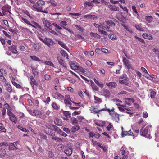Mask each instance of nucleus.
<instances>
[{"mask_svg":"<svg viewBox=\"0 0 159 159\" xmlns=\"http://www.w3.org/2000/svg\"><path fill=\"white\" fill-rule=\"evenodd\" d=\"M11 7L7 4H6L2 7V13L4 15H6L8 13H11Z\"/></svg>","mask_w":159,"mask_h":159,"instance_id":"f257e3e1","label":"nucleus"},{"mask_svg":"<svg viewBox=\"0 0 159 159\" xmlns=\"http://www.w3.org/2000/svg\"><path fill=\"white\" fill-rule=\"evenodd\" d=\"M30 84L33 89H34V85L37 86L38 85V82L36 81L34 77L32 75H31L30 77Z\"/></svg>","mask_w":159,"mask_h":159,"instance_id":"f03ea898","label":"nucleus"},{"mask_svg":"<svg viewBox=\"0 0 159 159\" xmlns=\"http://www.w3.org/2000/svg\"><path fill=\"white\" fill-rule=\"evenodd\" d=\"M8 50L11 52L13 54H18V52L17 50V47L16 45H12L11 46H9L8 48Z\"/></svg>","mask_w":159,"mask_h":159,"instance_id":"7ed1b4c3","label":"nucleus"},{"mask_svg":"<svg viewBox=\"0 0 159 159\" xmlns=\"http://www.w3.org/2000/svg\"><path fill=\"white\" fill-rule=\"evenodd\" d=\"M34 8L36 9L37 11L44 12L45 13H47L48 11L47 9L43 10L42 9V7L38 5L34 6Z\"/></svg>","mask_w":159,"mask_h":159,"instance_id":"20e7f679","label":"nucleus"},{"mask_svg":"<svg viewBox=\"0 0 159 159\" xmlns=\"http://www.w3.org/2000/svg\"><path fill=\"white\" fill-rule=\"evenodd\" d=\"M43 22L45 27L49 29H52V26L51 23L48 20L44 19H43Z\"/></svg>","mask_w":159,"mask_h":159,"instance_id":"39448f33","label":"nucleus"},{"mask_svg":"<svg viewBox=\"0 0 159 159\" xmlns=\"http://www.w3.org/2000/svg\"><path fill=\"white\" fill-rule=\"evenodd\" d=\"M70 67L71 69L75 70L78 69L80 70V71L84 72V70L81 67L76 66L75 64L72 63L70 65Z\"/></svg>","mask_w":159,"mask_h":159,"instance_id":"423d86ee","label":"nucleus"},{"mask_svg":"<svg viewBox=\"0 0 159 159\" xmlns=\"http://www.w3.org/2000/svg\"><path fill=\"white\" fill-rule=\"evenodd\" d=\"M123 61L124 64L128 69H129L131 68V65L130 64L129 61L127 60L125 57L123 58Z\"/></svg>","mask_w":159,"mask_h":159,"instance_id":"0eeeda50","label":"nucleus"},{"mask_svg":"<svg viewBox=\"0 0 159 159\" xmlns=\"http://www.w3.org/2000/svg\"><path fill=\"white\" fill-rule=\"evenodd\" d=\"M105 107L103 108H102L100 109V111H107L109 112V114L111 116V117L112 116L114 115L116 113L115 111H111V110L110 109H108L106 107V104L105 105Z\"/></svg>","mask_w":159,"mask_h":159,"instance_id":"6e6552de","label":"nucleus"},{"mask_svg":"<svg viewBox=\"0 0 159 159\" xmlns=\"http://www.w3.org/2000/svg\"><path fill=\"white\" fill-rule=\"evenodd\" d=\"M42 113L41 111L38 110H35L34 111L33 116H35L38 117L43 119Z\"/></svg>","mask_w":159,"mask_h":159,"instance_id":"1a4fd4ad","label":"nucleus"},{"mask_svg":"<svg viewBox=\"0 0 159 159\" xmlns=\"http://www.w3.org/2000/svg\"><path fill=\"white\" fill-rule=\"evenodd\" d=\"M9 116L10 120L12 122L16 123L17 121V120L15 116V115L12 113L8 115Z\"/></svg>","mask_w":159,"mask_h":159,"instance_id":"9d476101","label":"nucleus"},{"mask_svg":"<svg viewBox=\"0 0 159 159\" xmlns=\"http://www.w3.org/2000/svg\"><path fill=\"white\" fill-rule=\"evenodd\" d=\"M65 99H64V102L66 104V105H69L70 106H71L72 105V104L70 102L71 101L70 99V97L69 95H66L65 96Z\"/></svg>","mask_w":159,"mask_h":159,"instance_id":"9b49d317","label":"nucleus"},{"mask_svg":"<svg viewBox=\"0 0 159 159\" xmlns=\"http://www.w3.org/2000/svg\"><path fill=\"white\" fill-rule=\"evenodd\" d=\"M52 40L51 39L45 38L44 39L43 43L45 45H47L48 47H50L51 45V43H52Z\"/></svg>","mask_w":159,"mask_h":159,"instance_id":"f8f14e48","label":"nucleus"},{"mask_svg":"<svg viewBox=\"0 0 159 159\" xmlns=\"http://www.w3.org/2000/svg\"><path fill=\"white\" fill-rule=\"evenodd\" d=\"M16 143H13L10 144L9 147V149L10 150H16L18 148Z\"/></svg>","mask_w":159,"mask_h":159,"instance_id":"ddd939ff","label":"nucleus"},{"mask_svg":"<svg viewBox=\"0 0 159 159\" xmlns=\"http://www.w3.org/2000/svg\"><path fill=\"white\" fill-rule=\"evenodd\" d=\"M5 108L7 109V115L10 114L12 113L11 111L12 110V108L7 103H5L4 104Z\"/></svg>","mask_w":159,"mask_h":159,"instance_id":"4468645a","label":"nucleus"},{"mask_svg":"<svg viewBox=\"0 0 159 159\" xmlns=\"http://www.w3.org/2000/svg\"><path fill=\"white\" fill-rule=\"evenodd\" d=\"M35 28H38L41 29V26L37 22L34 21H32L31 23V25H30Z\"/></svg>","mask_w":159,"mask_h":159,"instance_id":"2eb2a0df","label":"nucleus"},{"mask_svg":"<svg viewBox=\"0 0 159 159\" xmlns=\"http://www.w3.org/2000/svg\"><path fill=\"white\" fill-rule=\"evenodd\" d=\"M141 135L142 136H145V137L150 139V135L148 133V130L147 129H144Z\"/></svg>","mask_w":159,"mask_h":159,"instance_id":"dca6fc26","label":"nucleus"},{"mask_svg":"<svg viewBox=\"0 0 159 159\" xmlns=\"http://www.w3.org/2000/svg\"><path fill=\"white\" fill-rule=\"evenodd\" d=\"M6 89L9 92L11 93L13 89L11 86L9 84L5 83L4 84Z\"/></svg>","mask_w":159,"mask_h":159,"instance_id":"f3484780","label":"nucleus"},{"mask_svg":"<svg viewBox=\"0 0 159 159\" xmlns=\"http://www.w3.org/2000/svg\"><path fill=\"white\" fill-rule=\"evenodd\" d=\"M64 152L67 155L70 156L72 153V148H67L64 150Z\"/></svg>","mask_w":159,"mask_h":159,"instance_id":"a211bd4d","label":"nucleus"},{"mask_svg":"<svg viewBox=\"0 0 159 159\" xmlns=\"http://www.w3.org/2000/svg\"><path fill=\"white\" fill-rule=\"evenodd\" d=\"M122 137H124L125 136H134L133 133L130 130L128 131H125L123 132V135H121Z\"/></svg>","mask_w":159,"mask_h":159,"instance_id":"6ab92c4d","label":"nucleus"},{"mask_svg":"<svg viewBox=\"0 0 159 159\" xmlns=\"http://www.w3.org/2000/svg\"><path fill=\"white\" fill-rule=\"evenodd\" d=\"M83 17L84 18L92 19L93 20H95L97 18L96 16L90 14L85 15Z\"/></svg>","mask_w":159,"mask_h":159,"instance_id":"aec40b11","label":"nucleus"},{"mask_svg":"<svg viewBox=\"0 0 159 159\" xmlns=\"http://www.w3.org/2000/svg\"><path fill=\"white\" fill-rule=\"evenodd\" d=\"M106 85L110 88H114L117 85L116 83L115 82H111L107 83Z\"/></svg>","mask_w":159,"mask_h":159,"instance_id":"412c9836","label":"nucleus"},{"mask_svg":"<svg viewBox=\"0 0 159 159\" xmlns=\"http://www.w3.org/2000/svg\"><path fill=\"white\" fill-rule=\"evenodd\" d=\"M57 58L59 63L62 65L63 67L66 68V65L65 63V61L62 59L61 57H57Z\"/></svg>","mask_w":159,"mask_h":159,"instance_id":"4be33fe9","label":"nucleus"},{"mask_svg":"<svg viewBox=\"0 0 159 159\" xmlns=\"http://www.w3.org/2000/svg\"><path fill=\"white\" fill-rule=\"evenodd\" d=\"M142 36L144 38L149 40H152L153 39L151 35L146 33H143L142 34Z\"/></svg>","mask_w":159,"mask_h":159,"instance_id":"5701e85b","label":"nucleus"},{"mask_svg":"<svg viewBox=\"0 0 159 159\" xmlns=\"http://www.w3.org/2000/svg\"><path fill=\"white\" fill-rule=\"evenodd\" d=\"M54 122L55 125L58 126H61L62 125V122L58 118H56L55 119Z\"/></svg>","mask_w":159,"mask_h":159,"instance_id":"b1692460","label":"nucleus"},{"mask_svg":"<svg viewBox=\"0 0 159 159\" xmlns=\"http://www.w3.org/2000/svg\"><path fill=\"white\" fill-rule=\"evenodd\" d=\"M91 112L96 113H99V110L98 108L94 107L92 106L91 108Z\"/></svg>","mask_w":159,"mask_h":159,"instance_id":"393cba45","label":"nucleus"},{"mask_svg":"<svg viewBox=\"0 0 159 159\" xmlns=\"http://www.w3.org/2000/svg\"><path fill=\"white\" fill-rule=\"evenodd\" d=\"M113 101L116 102V105L117 106H120L123 107H125L126 106H123L122 105L120 104L119 102H122V101L120 100L119 99H113Z\"/></svg>","mask_w":159,"mask_h":159,"instance_id":"a878e982","label":"nucleus"},{"mask_svg":"<svg viewBox=\"0 0 159 159\" xmlns=\"http://www.w3.org/2000/svg\"><path fill=\"white\" fill-rule=\"evenodd\" d=\"M80 128V127L77 125L76 126H73L72 127L71 131L72 132H75L78 130Z\"/></svg>","mask_w":159,"mask_h":159,"instance_id":"bb28decb","label":"nucleus"},{"mask_svg":"<svg viewBox=\"0 0 159 159\" xmlns=\"http://www.w3.org/2000/svg\"><path fill=\"white\" fill-rule=\"evenodd\" d=\"M103 94L106 97H109L110 95V93L107 89H104L103 90Z\"/></svg>","mask_w":159,"mask_h":159,"instance_id":"cd10ccee","label":"nucleus"},{"mask_svg":"<svg viewBox=\"0 0 159 159\" xmlns=\"http://www.w3.org/2000/svg\"><path fill=\"white\" fill-rule=\"evenodd\" d=\"M58 43L59 44L61 45L62 47L66 50H69L68 48L67 47L66 44H65L64 43L61 41H58Z\"/></svg>","mask_w":159,"mask_h":159,"instance_id":"c85d7f7f","label":"nucleus"},{"mask_svg":"<svg viewBox=\"0 0 159 159\" xmlns=\"http://www.w3.org/2000/svg\"><path fill=\"white\" fill-rule=\"evenodd\" d=\"M91 86L94 91H98V87L93 82H91Z\"/></svg>","mask_w":159,"mask_h":159,"instance_id":"c756f323","label":"nucleus"},{"mask_svg":"<svg viewBox=\"0 0 159 159\" xmlns=\"http://www.w3.org/2000/svg\"><path fill=\"white\" fill-rule=\"evenodd\" d=\"M109 8L111 10L118 11L119 10V8L117 7L115 5L110 6Z\"/></svg>","mask_w":159,"mask_h":159,"instance_id":"7c9ffc66","label":"nucleus"},{"mask_svg":"<svg viewBox=\"0 0 159 159\" xmlns=\"http://www.w3.org/2000/svg\"><path fill=\"white\" fill-rule=\"evenodd\" d=\"M60 52L61 55L66 57L67 59H68V55L67 52L64 50H61Z\"/></svg>","mask_w":159,"mask_h":159,"instance_id":"2f4dec72","label":"nucleus"},{"mask_svg":"<svg viewBox=\"0 0 159 159\" xmlns=\"http://www.w3.org/2000/svg\"><path fill=\"white\" fill-rule=\"evenodd\" d=\"M47 2L48 4L50 3L53 7H55L57 5V3L54 0H50L47 1Z\"/></svg>","mask_w":159,"mask_h":159,"instance_id":"473e14b6","label":"nucleus"},{"mask_svg":"<svg viewBox=\"0 0 159 159\" xmlns=\"http://www.w3.org/2000/svg\"><path fill=\"white\" fill-rule=\"evenodd\" d=\"M52 107L55 110H58L60 108V106L57 105L55 102L52 103Z\"/></svg>","mask_w":159,"mask_h":159,"instance_id":"72a5a7b5","label":"nucleus"},{"mask_svg":"<svg viewBox=\"0 0 159 159\" xmlns=\"http://www.w3.org/2000/svg\"><path fill=\"white\" fill-rule=\"evenodd\" d=\"M145 19L149 23H151L153 20V18L151 16H147L145 17Z\"/></svg>","mask_w":159,"mask_h":159,"instance_id":"f704fd0d","label":"nucleus"},{"mask_svg":"<svg viewBox=\"0 0 159 159\" xmlns=\"http://www.w3.org/2000/svg\"><path fill=\"white\" fill-rule=\"evenodd\" d=\"M63 113L67 118H70L71 116V113L69 111H64Z\"/></svg>","mask_w":159,"mask_h":159,"instance_id":"c9c22d12","label":"nucleus"},{"mask_svg":"<svg viewBox=\"0 0 159 159\" xmlns=\"http://www.w3.org/2000/svg\"><path fill=\"white\" fill-rule=\"evenodd\" d=\"M6 154V151L4 149L1 148L0 149V156L2 157L4 156Z\"/></svg>","mask_w":159,"mask_h":159,"instance_id":"e433bc0d","label":"nucleus"},{"mask_svg":"<svg viewBox=\"0 0 159 159\" xmlns=\"http://www.w3.org/2000/svg\"><path fill=\"white\" fill-rule=\"evenodd\" d=\"M0 131L4 133L6 132V129L5 128L4 125L1 123H0Z\"/></svg>","mask_w":159,"mask_h":159,"instance_id":"4c0bfd02","label":"nucleus"},{"mask_svg":"<svg viewBox=\"0 0 159 159\" xmlns=\"http://www.w3.org/2000/svg\"><path fill=\"white\" fill-rule=\"evenodd\" d=\"M30 58L33 61H36L38 62L40 61V60L39 59V58L35 56H30Z\"/></svg>","mask_w":159,"mask_h":159,"instance_id":"58836bf2","label":"nucleus"},{"mask_svg":"<svg viewBox=\"0 0 159 159\" xmlns=\"http://www.w3.org/2000/svg\"><path fill=\"white\" fill-rule=\"evenodd\" d=\"M52 139L53 140H54L56 142H60L62 141V139L61 138L57 137L54 135L52 136Z\"/></svg>","mask_w":159,"mask_h":159,"instance_id":"ea45409f","label":"nucleus"},{"mask_svg":"<svg viewBox=\"0 0 159 159\" xmlns=\"http://www.w3.org/2000/svg\"><path fill=\"white\" fill-rule=\"evenodd\" d=\"M21 19L23 21L29 25H31V22L29 21L26 18L24 17H21Z\"/></svg>","mask_w":159,"mask_h":159,"instance_id":"a19ab883","label":"nucleus"},{"mask_svg":"<svg viewBox=\"0 0 159 159\" xmlns=\"http://www.w3.org/2000/svg\"><path fill=\"white\" fill-rule=\"evenodd\" d=\"M119 114L116 113L111 117H112L115 121H116L119 119Z\"/></svg>","mask_w":159,"mask_h":159,"instance_id":"79ce46f5","label":"nucleus"},{"mask_svg":"<svg viewBox=\"0 0 159 159\" xmlns=\"http://www.w3.org/2000/svg\"><path fill=\"white\" fill-rule=\"evenodd\" d=\"M107 24L110 26H114L115 25V24L114 23L112 22L111 20H109L107 21L106 22Z\"/></svg>","mask_w":159,"mask_h":159,"instance_id":"37998d69","label":"nucleus"},{"mask_svg":"<svg viewBox=\"0 0 159 159\" xmlns=\"http://www.w3.org/2000/svg\"><path fill=\"white\" fill-rule=\"evenodd\" d=\"M109 38L112 40H116L117 39V36L113 34H111L109 35Z\"/></svg>","mask_w":159,"mask_h":159,"instance_id":"c03bdc74","label":"nucleus"},{"mask_svg":"<svg viewBox=\"0 0 159 159\" xmlns=\"http://www.w3.org/2000/svg\"><path fill=\"white\" fill-rule=\"evenodd\" d=\"M88 6L89 7H90V6H92L93 5H93V4L92 2V1L91 2H86L84 4V7H85L86 8V7L87 6Z\"/></svg>","mask_w":159,"mask_h":159,"instance_id":"a18cd8bd","label":"nucleus"},{"mask_svg":"<svg viewBox=\"0 0 159 159\" xmlns=\"http://www.w3.org/2000/svg\"><path fill=\"white\" fill-rule=\"evenodd\" d=\"M37 4L38 5H45V2L42 0H39L37 2Z\"/></svg>","mask_w":159,"mask_h":159,"instance_id":"49530a36","label":"nucleus"},{"mask_svg":"<svg viewBox=\"0 0 159 159\" xmlns=\"http://www.w3.org/2000/svg\"><path fill=\"white\" fill-rule=\"evenodd\" d=\"M57 150L60 151L64 148V146L61 144H58L57 146Z\"/></svg>","mask_w":159,"mask_h":159,"instance_id":"de8ad7c7","label":"nucleus"},{"mask_svg":"<svg viewBox=\"0 0 159 159\" xmlns=\"http://www.w3.org/2000/svg\"><path fill=\"white\" fill-rule=\"evenodd\" d=\"M92 142L93 145L96 146L97 148H98L99 147V143L97 142L96 141H94L93 140H92Z\"/></svg>","mask_w":159,"mask_h":159,"instance_id":"09e8293b","label":"nucleus"},{"mask_svg":"<svg viewBox=\"0 0 159 159\" xmlns=\"http://www.w3.org/2000/svg\"><path fill=\"white\" fill-rule=\"evenodd\" d=\"M32 73L34 76H37L39 74L36 69L33 68L32 69Z\"/></svg>","mask_w":159,"mask_h":159,"instance_id":"8fccbe9b","label":"nucleus"},{"mask_svg":"<svg viewBox=\"0 0 159 159\" xmlns=\"http://www.w3.org/2000/svg\"><path fill=\"white\" fill-rule=\"evenodd\" d=\"M135 27L138 30L141 31H144V30L141 28V26L139 25H135Z\"/></svg>","mask_w":159,"mask_h":159,"instance_id":"3c124183","label":"nucleus"},{"mask_svg":"<svg viewBox=\"0 0 159 159\" xmlns=\"http://www.w3.org/2000/svg\"><path fill=\"white\" fill-rule=\"evenodd\" d=\"M90 34L91 37H94L96 38H98L99 37V35L96 33L91 32L90 33Z\"/></svg>","mask_w":159,"mask_h":159,"instance_id":"603ef678","label":"nucleus"},{"mask_svg":"<svg viewBox=\"0 0 159 159\" xmlns=\"http://www.w3.org/2000/svg\"><path fill=\"white\" fill-rule=\"evenodd\" d=\"M58 133L61 134L62 136L65 137L67 136V135L66 133H65L64 132L62 131L60 129L59 130V131H58Z\"/></svg>","mask_w":159,"mask_h":159,"instance_id":"864d4df0","label":"nucleus"},{"mask_svg":"<svg viewBox=\"0 0 159 159\" xmlns=\"http://www.w3.org/2000/svg\"><path fill=\"white\" fill-rule=\"evenodd\" d=\"M52 127L53 130L57 131V133L58 132V131H59L60 130V129L56 125H53Z\"/></svg>","mask_w":159,"mask_h":159,"instance_id":"5fc2aeb1","label":"nucleus"},{"mask_svg":"<svg viewBox=\"0 0 159 159\" xmlns=\"http://www.w3.org/2000/svg\"><path fill=\"white\" fill-rule=\"evenodd\" d=\"M44 63L47 65H49L53 67H54V65L50 61H45Z\"/></svg>","mask_w":159,"mask_h":159,"instance_id":"6e6d98bb","label":"nucleus"},{"mask_svg":"<svg viewBox=\"0 0 159 159\" xmlns=\"http://www.w3.org/2000/svg\"><path fill=\"white\" fill-rule=\"evenodd\" d=\"M17 128L23 131L26 132L28 131V130H27L26 128L22 127L20 125H18Z\"/></svg>","mask_w":159,"mask_h":159,"instance_id":"4d7b16f0","label":"nucleus"},{"mask_svg":"<svg viewBox=\"0 0 159 159\" xmlns=\"http://www.w3.org/2000/svg\"><path fill=\"white\" fill-rule=\"evenodd\" d=\"M24 13L27 15L30 19L33 18V17L30 14L28 11L25 10L24 11Z\"/></svg>","mask_w":159,"mask_h":159,"instance_id":"13d9d810","label":"nucleus"},{"mask_svg":"<svg viewBox=\"0 0 159 159\" xmlns=\"http://www.w3.org/2000/svg\"><path fill=\"white\" fill-rule=\"evenodd\" d=\"M77 118L78 121L80 122H82L84 121V118L83 117L80 116H77Z\"/></svg>","mask_w":159,"mask_h":159,"instance_id":"bf43d9fd","label":"nucleus"},{"mask_svg":"<svg viewBox=\"0 0 159 159\" xmlns=\"http://www.w3.org/2000/svg\"><path fill=\"white\" fill-rule=\"evenodd\" d=\"M12 84L17 88L20 89L21 88V86L16 82H12Z\"/></svg>","mask_w":159,"mask_h":159,"instance_id":"052dcab7","label":"nucleus"},{"mask_svg":"<svg viewBox=\"0 0 159 159\" xmlns=\"http://www.w3.org/2000/svg\"><path fill=\"white\" fill-rule=\"evenodd\" d=\"M75 26L78 30H79L81 32H83V29L82 28L80 27L79 25H75Z\"/></svg>","mask_w":159,"mask_h":159,"instance_id":"680f3d73","label":"nucleus"},{"mask_svg":"<svg viewBox=\"0 0 159 159\" xmlns=\"http://www.w3.org/2000/svg\"><path fill=\"white\" fill-rule=\"evenodd\" d=\"M52 25L54 26L58 30H61L62 28L59 26L56 23H52Z\"/></svg>","mask_w":159,"mask_h":159,"instance_id":"e2e57ef3","label":"nucleus"},{"mask_svg":"<svg viewBox=\"0 0 159 159\" xmlns=\"http://www.w3.org/2000/svg\"><path fill=\"white\" fill-rule=\"evenodd\" d=\"M71 121L73 124H75L78 123V120L76 118H75L73 119H72Z\"/></svg>","mask_w":159,"mask_h":159,"instance_id":"0e129e2a","label":"nucleus"},{"mask_svg":"<svg viewBox=\"0 0 159 159\" xmlns=\"http://www.w3.org/2000/svg\"><path fill=\"white\" fill-rule=\"evenodd\" d=\"M113 127V126L112 125L111 123H109L108 126H107L106 128L108 131H110L111 129Z\"/></svg>","mask_w":159,"mask_h":159,"instance_id":"69168bd1","label":"nucleus"},{"mask_svg":"<svg viewBox=\"0 0 159 159\" xmlns=\"http://www.w3.org/2000/svg\"><path fill=\"white\" fill-rule=\"evenodd\" d=\"M2 32L5 36L9 38H11V36L10 35H9L6 31L4 30H3Z\"/></svg>","mask_w":159,"mask_h":159,"instance_id":"338daca9","label":"nucleus"},{"mask_svg":"<svg viewBox=\"0 0 159 159\" xmlns=\"http://www.w3.org/2000/svg\"><path fill=\"white\" fill-rule=\"evenodd\" d=\"M153 51L156 54L159 56V49H154Z\"/></svg>","mask_w":159,"mask_h":159,"instance_id":"774afa93","label":"nucleus"}]
</instances>
